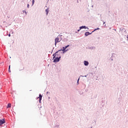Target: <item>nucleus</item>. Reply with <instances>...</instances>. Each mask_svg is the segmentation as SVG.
Segmentation results:
<instances>
[{
  "label": "nucleus",
  "instance_id": "3",
  "mask_svg": "<svg viewBox=\"0 0 128 128\" xmlns=\"http://www.w3.org/2000/svg\"><path fill=\"white\" fill-rule=\"evenodd\" d=\"M38 98H39V102H42V94H39V97H38Z\"/></svg>",
  "mask_w": 128,
  "mask_h": 128
},
{
  "label": "nucleus",
  "instance_id": "20",
  "mask_svg": "<svg viewBox=\"0 0 128 128\" xmlns=\"http://www.w3.org/2000/svg\"><path fill=\"white\" fill-rule=\"evenodd\" d=\"M2 88V86H0V88Z\"/></svg>",
  "mask_w": 128,
  "mask_h": 128
},
{
  "label": "nucleus",
  "instance_id": "16",
  "mask_svg": "<svg viewBox=\"0 0 128 128\" xmlns=\"http://www.w3.org/2000/svg\"><path fill=\"white\" fill-rule=\"evenodd\" d=\"M10 68V66H9V68Z\"/></svg>",
  "mask_w": 128,
  "mask_h": 128
},
{
  "label": "nucleus",
  "instance_id": "12",
  "mask_svg": "<svg viewBox=\"0 0 128 128\" xmlns=\"http://www.w3.org/2000/svg\"><path fill=\"white\" fill-rule=\"evenodd\" d=\"M68 46H70V45H68L66 46H65V48H68Z\"/></svg>",
  "mask_w": 128,
  "mask_h": 128
},
{
  "label": "nucleus",
  "instance_id": "9",
  "mask_svg": "<svg viewBox=\"0 0 128 128\" xmlns=\"http://www.w3.org/2000/svg\"><path fill=\"white\" fill-rule=\"evenodd\" d=\"M12 108V104H8L7 106V108Z\"/></svg>",
  "mask_w": 128,
  "mask_h": 128
},
{
  "label": "nucleus",
  "instance_id": "11",
  "mask_svg": "<svg viewBox=\"0 0 128 128\" xmlns=\"http://www.w3.org/2000/svg\"><path fill=\"white\" fill-rule=\"evenodd\" d=\"M32 6H34V0H32Z\"/></svg>",
  "mask_w": 128,
  "mask_h": 128
},
{
  "label": "nucleus",
  "instance_id": "5",
  "mask_svg": "<svg viewBox=\"0 0 128 128\" xmlns=\"http://www.w3.org/2000/svg\"><path fill=\"white\" fill-rule=\"evenodd\" d=\"M4 120H0V126H2V124H4Z\"/></svg>",
  "mask_w": 128,
  "mask_h": 128
},
{
  "label": "nucleus",
  "instance_id": "10",
  "mask_svg": "<svg viewBox=\"0 0 128 128\" xmlns=\"http://www.w3.org/2000/svg\"><path fill=\"white\" fill-rule=\"evenodd\" d=\"M46 14H48V9L46 10Z\"/></svg>",
  "mask_w": 128,
  "mask_h": 128
},
{
  "label": "nucleus",
  "instance_id": "15",
  "mask_svg": "<svg viewBox=\"0 0 128 128\" xmlns=\"http://www.w3.org/2000/svg\"><path fill=\"white\" fill-rule=\"evenodd\" d=\"M29 6H30V4H28V8Z\"/></svg>",
  "mask_w": 128,
  "mask_h": 128
},
{
  "label": "nucleus",
  "instance_id": "2",
  "mask_svg": "<svg viewBox=\"0 0 128 128\" xmlns=\"http://www.w3.org/2000/svg\"><path fill=\"white\" fill-rule=\"evenodd\" d=\"M61 40L58 38V37H57L55 38V46H56V44L58 42H60Z\"/></svg>",
  "mask_w": 128,
  "mask_h": 128
},
{
  "label": "nucleus",
  "instance_id": "13",
  "mask_svg": "<svg viewBox=\"0 0 128 128\" xmlns=\"http://www.w3.org/2000/svg\"><path fill=\"white\" fill-rule=\"evenodd\" d=\"M100 30V28H98L97 29H95L94 30ZM94 30L92 32H94Z\"/></svg>",
  "mask_w": 128,
  "mask_h": 128
},
{
  "label": "nucleus",
  "instance_id": "1",
  "mask_svg": "<svg viewBox=\"0 0 128 128\" xmlns=\"http://www.w3.org/2000/svg\"><path fill=\"white\" fill-rule=\"evenodd\" d=\"M60 50H58L56 52L55 54H53V58H54V62H60V56H58V52H60Z\"/></svg>",
  "mask_w": 128,
  "mask_h": 128
},
{
  "label": "nucleus",
  "instance_id": "19",
  "mask_svg": "<svg viewBox=\"0 0 128 128\" xmlns=\"http://www.w3.org/2000/svg\"><path fill=\"white\" fill-rule=\"evenodd\" d=\"M127 38H128V35L127 36Z\"/></svg>",
  "mask_w": 128,
  "mask_h": 128
},
{
  "label": "nucleus",
  "instance_id": "7",
  "mask_svg": "<svg viewBox=\"0 0 128 128\" xmlns=\"http://www.w3.org/2000/svg\"><path fill=\"white\" fill-rule=\"evenodd\" d=\"M90 34H92V33H90V32H87L85 33V36H90Z\"/></svg>",
  "mask_w": 128,
  "mask_h": 128
},
{
  "label": "nucleus",
  "instance_id": "14",
  "mask_svg": "<svg viewBox=\"0 0 128 128\" xmlns=\"http://www.w3.org/2000/svg\"><path fill=\"white\" fill-rule=\"evenodd\" d=\"M8 72H10V68H8Z\"/></svg>",
  "mask_w": 128,
  "mask_h": 128
},
{
  "label": "nucleus",
  "instance_id": "8",
  "mask_svg": "<svg viewBox=\"0 0 128 128\" xmlns=\"http://www.w3.org/2000/svg\"><path fill=\"white\" fill-rule=\"evenodd\" d=\"M84 66H88V61H84Z\"/></svg>",
  "mask_w": 128,
  "mask_h": 128
},
{
  "label": "nucleus",
  "instance_id": "6",
  "mask_svg": "<svg viewBox=\"0 0 128 128\" xmlns=\"http://www.w3.org/2000/svg\"><path fill=\"white\" fill-rule=\"evenodd\" d=\"M80 29L78 30V32H80V30H82V28H86V26H80Z\"/></svg>",
  "mask_w": 128,
  "mask_h": 128
},
{
  "label": "nucleus",
  "instance_id": "18",
  "mask_svg": "<svg viewBox=\"0 0 128 128\" xmlns=\"http://www.w3.org/2000/svg\"><path fill=\"white\" fill-rule=\"evenodd\" d=\"M8 36H10V34H8Z\"/></svg>",
  "mask_w": 128,
  "mask_h": 128
},
{
  "label": "nucleus",
  "instance_id": "4",
  "mask_svg": "<svg viewBox=\"0 0 128 128\" xmlns=\"http://www.w3.org/2000/svg\"><path fill=\"white\" fill-rule=\"evenodd\" d=\"M66 50V47H63L62 50V52H68V49L67 50Z\"/></svg>",
  "mask_w": 128,
  "mask_h": 128
},
{
  "label": "nucleus",
  "instance_id": "17",
  "mask_svg": "<svg viewBox=\"0 0 128 128\" xmlns=\"http://www.w3.org/2000/svg\"><path fill=\"white\" fill-rule=\"evenodd\" d=\"M78 80H80V78L78 79Z\"/></svg>",
  "mask_w": 128,
  "mask_h": 128
}]
</instances>
